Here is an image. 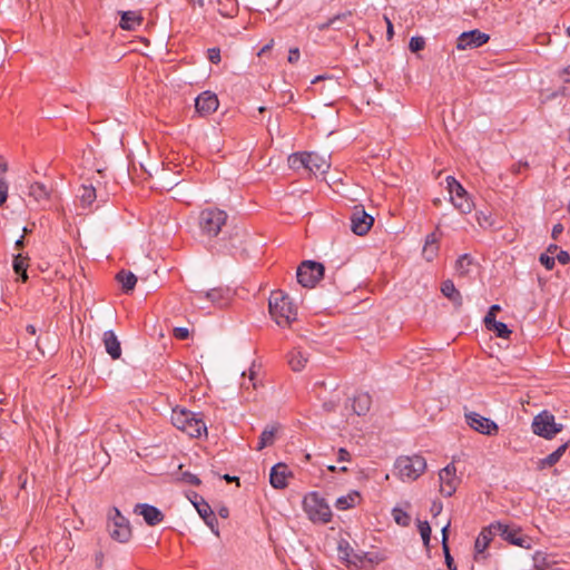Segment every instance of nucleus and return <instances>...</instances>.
I'll list each match as a JSON object with an SVG mask.
<instances>
[{"mask_svg":"<svg viewBox=\"0 0 570 570\" xmlns=\"http://www.w3.org/2000/svg\"><path fill=\"white\" fill-rule=\"evenodd\" d=\"M561 76L564 82L570 83V65L562 70Z\"/></svg>","mask_w":570,"mask_h":570,"instance_id":"61","label":"nucleus"},{"mask_svg":"<svg viewBox=\"0 0 570 570\" xmlns=\"http://www.w3.org/2000/svg\"><path fill=\"white\" fill-rule=\"evenodd\" d=\"M174 336L177 340H181V341L187 340L188 336H189V331L186 327H175L174 328Z\"/></svg>","mask_w":570,"mask_h":570,"instance_id":"51","label":"nucleus"},{"mask_svg":"<svg viewBox=\"0 0 570 570\" xmlns=\"http://www.w3.org/2000/svg\"><path fill=\"white\" fill-rule=\"evenodd\" d=\"M442 511V503L441 502H433L431 507V512L434 515H438Z\"/></svg>","mask_w":570,"mask_h":570,"instance_id":"60","label":"nucleus"},{"mask_svg":"<svg viewBox=\"0 0 570 570\" xmlns=\"http://www.w3.org/2000/svg\"><path fill=\"white\" fill-rule=\"evenodd\" d=\"M475 219L483 229H498L503 223L502 216H475Z\"/></svg>","mask_w":570,"mask_h":570,"instance_id":"36","label":"nucleus"},{"mask_svg":"<svg viewBox=\"0 0 570 570\" xmlns=\"http://www.w3.org/2000/svg\"><path fill=\"white\" fill-rule=\"evenodd\" d=\"M207 58L212 63L217 65L220 61V50L219 48H210L207 51Z\"/></svg>","mask_w":570,"mask_h":570,"instance_id":"50","label":"nucleus"},{"mask_svg":"<svg viewBox=\"0 0 570 570\" xmlns=\"http://www.w3.org/2000/svg\"><path fill=\"white\" fill-rule=\"evenodd\" d=\"M108 531L114 540L121 543L128 542L131 538L130 523L117 508H114L109 514Z\"/></svg>","mask_w":570,"mask_h":570,"instance_id":"8","label":"nucleus"},{"mask_svg":"<svg viewBox=\"0 0 570 570\" xmlns=\"http://www.w3.org/2000/svg\"><path fill=\"white\" fill-rule=\"evenodd\" d=\"M489 331H492L495 333L498 337L501 338H508L510 334L512 333L508 325L503 322L495 321L494 323H491L490 325L485 326Z\"/></svg>","mask_w":570,"mask_h":570,"instance_id":"40","label":"nucleus"},{"mask_svg":"<svg viewBox=\"0 0 570 570\" xmlns=\"http://www.w3.org/2000/svg\"><path fill=\"white\" fill-rule=\"evenodd\" d=\"M189 226H197L200 235L213 238L218 235L226 223V216H189Z\"/></svg>","mask_w":570,"mask_h":570,"instance_id":"10","label":"nucleus"},{"mask_svg":"<svg viewBox=\"0 0 570 570\" xmlns=\"http://www.w3.org/2000/svg\"><path fill=\"white\" fill-rule=\"evenodd\" d=\"M556 259H558V262L562 265H566L570 262V254L566 250H560L558 254H557V257Z\"/></svg>","mask_w":570,"mask_h":570,"instance_id":"53","label":"nucleus"},{"mask_svg":"<svg viewBox=\"0 0 570 570\" xmlns=\"http://www.w3.org/2000/svg\"><path fill=\"white\" fill-rule=\"evenodd\" d=\"M372 397L366 392L357 393L352 400V409L357 415H365L371 407Z\"/></svg>","mask_w":570,"mask_h":570,"instance_id":"28","label":"nucleus"},{"mask_svg":"<svg viewBox=\"0 0 570 570\" xmlns=\"http://www.w3.org/2000/svg\"><path fill=\"white\" fill-rule=\"evenodd\" d=\"M23 200L31 212H65L59 194L40 181L28 185Z\"/></svg>","mask_w":570,"mask_h":570,"instance_id":"1","label":"nucleus"},{"mask_svg":"<svg viewBox=\"0 0 570 570\" xmlns=\"http://www.w3.org/2000/svg\"><path fill=\"white\" fill-rule=\"evenodd\" d=\"M384 20L386 22V38L387 40H391L394 36L393 23L386 16H384Z\"/></svg>","mask_w":570,"mask_h":570,"instance_id":"55","label":"nucleus"},{"mask_svg":"<svg viewBox=\"0 0 570 570\" xmlns=\"http://www.w3.org/2000/svg\"><path fill=\"white\" fill-rule=\"evenodd\" d=\"M448 528H449V523L443 527L442 529V548H443V551H444V554H445V563H446V567L449 570H456V566L454 563V560L453 558L451 557L450 554V551H449V547H448Z\"/></svg>","mask_w":570,"mask_h":570,"instance_id":"39","label":"nucleus"},{"mask_svg":"<svg viewBox=\"0 0 570 570\" xmlns=\"http://www.w3.org/2000/svg\"><path fill=\"white\" fill-rule=\"evenodd\" d=\"M291 474L288 466L284 463L275 464L269 474V482L275 489H284L287 487V478Z\"/></svg>","mask_w":570,"mask_h":570,"instance_id":"20","label":"nucleus"},{"mask_svg":"<svg viewBox=\"0 0 570 570\" xmlns=\"http://www.w3.org/2000/svg\"><path fill=\"white\" fill-rule=\"evenodd\" d=\"M219 106L218 98L210 91H204L195 99V108L202 116H207L217 110Z\"/></svg>","mask_w":570,"mask_h":570,"instance_id":"19","label":"nucleus"},{"mask_svg":"<svg viewBox=\"0 0 570 570\" xmlns=\"http://www.w3.org/2000/svg\"><path fill=\"white\" fill-rule=\"evenodd\" d=\"M562 230H563V226L561 224L554 225L552 228V233H551L552 238L557 239L559 237V235L562 233Z\"/></svg>","mask_w":570,"mask_h":570,"instance_id":"57","label":"nucleus"},{"mask_svg":"<svg viewBox=\"0 0 570 570\" xmlns=\"http://www.w3.org/2000/svg\"><path fill=\"white\" fill-rule=\"evenodd\" d=\"M527 167H528V164H527V163H524V164H522V163H518V164L512 165V167H511V171H512L513 174H520V173L522 171V169H523V168H527Z\"/></svg>","mask_w":570,"mask_h":570,"instance_id":"58","label":"nucleus"},{"mask_svg":"<svg viewBox=\"0 0 570 570\" xmlns=\"http://www.w3.org/2000/svg\"><path fill=\"white\" fill-rule=\"evenodd\" d=\"M8 190L9 184L6 177H0V207H2L8 199Z\"/></svg>","mask_w":570,"mask_h":570,"instance_id":"46","label":"nucleus"},{"mask_svg":"<svg viewBox=\"0 0 570 570\" xmlns=\"http://www.w3.org/2000/svg\"><path fill=\"white\" fill-rule=\"evenodd\" d=\"M402 481L416 480L426 469V460L422 455L400 456L394 465Z\"/></svg>","mask_w":570,"mask_h":570,"instance_id":"5","label":"nucleus"},{"mask_svg":"<svg viewBox=\"0 0 570 570\" xmlns=\"http://www.w3.org/2000/svg\"><path fill=\"white\" fill-rule=\"evenodd\" d=\"M144 21L142 16L138 11H122L119 27L124 30H136Z\"/></svg>","mask_w":570,"mask_h":570,"instance_id":"25","label":"nucleus"},{"mask_svg":"<svg viewBox=\"0 0 570 570\" xmlns=\"http://www.w3.org/2000/svg\"><path fill=\"white\" fill-rule=\"evenodd\" d=\"M465 422L472 430L484 435H497L499 432V426L494 421L476 412L465 413Z\"/></svg>","mask_w":570,"mask_h":570,"instance_id":"11","label":"nucleus"},{"mask_svg":"<svg viewBox=\"0 0 570 570\" xmlns=\"http://www.w3.org/2000/svg\"><path fill=\"white\" fill-rule=\"evenodd\" d=\"M27 257L22 256L21 254H18L13 257V269L16 274L21 276L22 282H27L28 275H27Z\"/></svg>","mask_w":570,"mask_h":570,"instance_id":"38","label":"nucleus"},{"mask_svg":"<svg viewBox=\"0 0 570 570\" xmlns=\"http://www.w3.org/2000/svg\"><path fill=\"white\" fill-rule=\"evenodd\" d=\"M472 264V258L468 254L461 255L455 262V271L459 275L463 276L469 273V267Z\"/></svg>","mask_w":570,"mask_h":570,"instance_id":"41","label":"nucleus"},{"mask_svg":"<svg viewBox=\"0 0 570 570\" xmlns=\"http://www.w3.org/2000/svg\"><path fill=\"white\" fill-rule=\"evenodd\" d=\"M442 294L453 303L455 308H460L463 304L461 293L456 289L454 283L451 279H446L441 284Z\"/></svg>","mask_w":570,"mask_h":570,"instance_id":"27","label":"nucleus"},{"mask_svg":"<svg viewBox=\"0 0 570 570\" xmlns=\"http://www.w3.org/2000/svg\"><path fill=\"white\" fill-rule=\"evenodd\" d=\"M338 558L346 563L347 567L361 568L366 558V553H357L351 547L347 540L338 542Z\"/></svg>","mask_w":570,"mask_h":570,"instance_id":"15","label":"nucleus"},{"mask_svg":"<svg viewBox=\"0 0 570 570\" xmlns=\"http://www.w3.org/2000/svg\"><path fill=\"white\" fill-rule=\"evenodd\" d=\"M303 508L308 519L314 523H328L332 519L330 505L317 492H309L304 497Z\"/></svg>","mask_w":570,"mask_h":570,"instance_id":"4","label":"nucleus"},{"mask_svg":"<svg viewBox=\"0 0 570 570\" xmlns=\"http://www.w3.org/2000/svg\"><path fill=\"white\" fill-rule=\"evenodd\" d=\"M102 343L106 352L112 360H118L121 356L120 342L114 331L108 330L104 332Z\"/></svg>","mask_w":570,"mask_h":570,"instance_id":"21","label":"nucleus"},{"mask_svg":"<svg viewBox=\"0 0 570 570\" xmlns=\"http://www.w3.org/2000/svg\"><path fill=\"white\" fill-rule=\"evenodd\" d=\"M351 17H352L351 11H345V12L338 13V14L334 16L333 18L328 19L326 22L320 23L317 26V29L320 31L326 30L328 28H333L335 30H341L342 27L336 26V22L346 21L347 19H351Z\"/></svg>","mask_w":570,"mask_h":570,"instance_id":"35","label":"nucleus"},{"mask_svg":"<svg viewBox=\"0 0 570 570\" xmlns=\"http://www.w3.org/2000/svg\"><path fill=\"white\" fill-rule=\"evenodd\" d=\"M224 479H225L227 482L238 481V478H237V476H230V475H228V474H225V475H224Z\"/></svg>","mask_w":570,"mask_h":570,"instance_id":"64","label":"nucleus"},{"mask_svg":"<svg viewBox=\"0 0 570 570\" xmlns=\"http://www.w3.org/2000/svg\"><path fill=\"white\" fill-rule=\"evenodd\" d=\"M500 529V522H493L481 530L474 543L476 560L479 559V556H482L485 552L493 538L499 535Z\"/></svg>","mask_w":570,"mask_h":570,"instance_id":"16","label":"nucleus"},{"mask_svg":"<svg viewBox=\"0 0 570 570\" xmlns=\"http://www.w3.org/2000/svg\"><path fill=\"white\" fill-rule=\"evenodd\" d=\"M305 163H306V170L314 174L315 176L324 175L331 167V164H330L327 157L322 156L314 151L306 153Z\"/></svg>","mask_w":570,"mask_h":570,"instance_id":"18","label":"nucleus"},{"mask_svg":"<svg viewBox=\"0 0 570 570\" xmlns=\"http://www.w3.org/2000/svg\"><path fill=\"white\" fill-rule=\"evenodd\" d=\"M195 507L199 513V515L204 519L206 524L212 529V531L216 534H218V530L215 529V524L217 523V519L212 511L210 507L203 502L202 504L195 503Z\"/></svg>","mask_w":570,"mask_h":570,"instance_id":"32","label":"nucleus"},{"mask_svg":"<svg viewBox=\"0 0 570 570\" xmlns=\"http://www.w3.org/2000/svg\"><path fill=\"white\" fill-rule=\"evenodd\" d=\"M184 479L186 482H188L189 484H193V485H198L200 483L199 478L191 473H185Z\"/></svg>","mask_w":570,"mask_h":570,"instance_id":"54","label":"nucleus"},{"mask_svg":"<svg viewBox=\"0 0 570 570\" xmlns=\"http://www.w3.org/2000/svg\"><path fill=\"white\" fill-rule=\"evenodd\" d=\"M297 282L304 286L314 287L324 276V265L315 261H304L297 268Z\"/></svg>","mask_w":570,"mask_h":570,"instance_id":"7","label":"nucleus"},{"mask_svg":"<svg viewBox=\"0 0 570 570\" xmlns=\"http://www.w3.org/2000/svg\"><path fill=\"white\" fill-rule=\"evenodd\" d=\"M439 227L425 237L422 255L428 262H432L439 253Z\"/></svg>","mask_w":570,"mask_h":570,"instance_id":"22","label":"nucleus"},{"mask_svg":"<svg viewBox=\"0 0 570 570\" xmlns=\"http://www.w3.org/2000/svg\"><path fill=\"white\" fill-rule=\"evenodd\" d=\"M205 297L218 307H224L229 303L232 292L228 288H212L205 293Z\"/></svg>","mask_w":570,"mask_h":570,"instance_id":"26","label":"nucleus"},{"mask_svg":"<svg viewBox=\"0 0 570 570\" xmlns=\"http://www.w3.org/2000/svg\"><path fill=\"white\" fill-rule=\"evenodd\" d=\"M116 279L121 284V288L125 293H129L134 291L136 284H137V277L134 273L121 269L116 275Z\"/></svg>","mask_w":570,"mask_h":570,"instance_id":"33","label":"nucleus"},{"mask_svg":"<svg viewBox=\"0 0 570 570\" xmlns=\"http://www.w3.org/2000/svg\"><path fill=\"white\" fill-rule=\"evenodd\" d=\"M374 225V216H351V230L357 236L366 235Z\"/></svg>","mask_w":570,"mask_h":570,"instance_id":"23","label":"nucleus"},{"mask_svg":"<svg viewBox=\"0 0 570 570\" xmlns=\"http://www.w3.org/2000/svg\"><path fill=\"white\" fill-rule=\"evenodd\" d=\"M134 513L141 515L149 527L158 525L165 519L164 513L157 507L148 503H137L134 507Z\"/></svg>","mask_w":570,"mask_h":570,"instance_id":"17","label":"nucleus"},{"mask_svg":"<svg viewBox=\"0 0 570 570\" xmlns=\"http://www.w3.org/2000/svg\"><path fill=\"white\" fill-rule=\"evenodd\" d=\"M392 517H393V519H394L396 524H399L401 527L410 525L411 517L403 509H401V508H393L392 509Z\"/></svg>","mask_w":570,"mask_h":570,"instance_id":"42","label":"nucleus"},{"mask_svg":"<svg viewBox=\"0 0 570 570\" xmlns=\"http://www.w3.org/2000/svg\"><path fill=\"white\" fill-rule=\"evenodd\" d=\"M268 306L271 316L279 326H288L296 320V306L283 291L272 292Z\"/></svg>","mask_w":570,"mask_h":570,"instance_id":"2","label":"nucleus"},{"mask_svg":"<svg viewBox=\"0 0 570 570\" xmlns=\"http://www.w3.org/2000/svg\"><path fill=\"white\" fill-rule=\"evenodd\" d=\"M8 163L0 156V177H4V174L8 171Z\"/></svg>","mask_w":570,"mask_h":570,"instance_id":"59","label":"nucleus"},{"mask_svg":"<svg viewBox=\"0 0 570 570\" xmlns=\"http://www.w3.org/2000/svg\"><path fill=\"white\" fill-rule=\"evenodd\" d=\"M419 532L421 534L422 541L426 548L430 546L431 540V527L428 521H419L417 523Z\"/></svg>","mask_w":570,"mask_h":570,"instance_id":"44","label":"nucleus"},{"mask_svg":"<svg viewBox=\"0 0 570 570\" xmlns=\"http://www.w3.org/2000/svg\"><path fill=\"white\" fill-rule=\"evenodd\" d=\"M353 214H362V215H365V214H367V213L365 212V208H364V206H363V205H356V206H354V212H353Z\"/></svg>","mask_w":570,"mask_h":570,"instance_id":"62","label":"nucleus"},{"mask_svg":"<svg viewBox=\"0 0 570 570\" xmlns=\"http://www.w3.org/2000/svg\"><path fill=\"white\" fill-rule=\"evenodd\" d=\"M539 261L548 271H551L556 264V258L548 254H541Z\"/></svg>","mask_w":570,"mask_h":570,"instance_id":"49","label":"nucleus"},{"mask_svg":"<svg viewBox=\"0 0 570 570\" xmlns=\"http://www.w3.org/2000/svg\"><path fill=\"white\" fill-rule=\"evenodd\" d=\"M500 309H501L500 305H497V304L492 305V306L489 308V311H488V313H487V315H485V317H484V324H485V326H487V325H490L491 323H494V322L497 321V320H495V316H497V313H498Z\"/></svg>","mask_w":570,"mask_h":570,"instance_id":"47","label":"nucleus"},{"mask_svg":"<svg viewBox=\"0 0 570 570\" xmlns=\"http://www.w3.org/2000/svg\"><path fill=\"white\" fill-rule=\"evenodd\" d=\"M446 184L453 206L460 212V214H470L473 204L470 200L466 190L452 176L446 177Z\"/></svg>","mask_w":570,"mask_h":570,"instance_id":"9","label":"nucleus"},{"mask_svg":"<svg viewBox=\"0 0 570 570\" xmlns=\"http://www.w3.org/2000/svg\"><path fill=\"white\" fill-rule=\"evenodd\" d=\"M532 432L547 440L553 439L562 431V424L556 423L554 415L548 411H542L533 417Z\"/></svg>","mask_w":570,"mask_h":570,"instance_id":"6","label":"nucleus"},{"mask_svg":"<svg viewBox=\"0 0 570 570\" xmlns=\"http://www.w3.org/2000/svg\"><path fill=\"white\" fill-rule=\"evenodd\" d=\"M554 563L556 561L552 559V557L546 552L537 551L533 554V566L535 570H544L547 568H551Z\"/></svg>","mask_w":570,"mask_h":570,"instance_id":"37","label":"nucleus"},{"mask_svg":"<svg viewBox=\"0 0 570 570\" xmlns=\"http://www.w3.org/2000/svg\"><path fill=\"white\" fill-rule=\"evenodd\" d=\"M76 198L79 200L82 208L90 207L98 196L92 185H81L78 188Z\"/></svg>","mask_w":570,"mask_h":570,"instance_id":"29","label":"nucleus"},{"mask_svg":"<svg viewBox=\"0 0 570 570\" xmlns=\"http://www.w3.org/2000/svg\"><path fill=\"white\" fill-rule=\"evenodd\" d=\"M569 443L570 441L564 442L559 448H557L552 453H550L543 459H540L537 463L538 470H546L557 464L562 458V455L566 453L567 449L569 448Z\"/></svg>","mask_w":570,"mask_h":570,"instance_id":"24","label":"nucleus"},{"mask_svg":"<svg viewBox=\"0 0 570 570\" xmlns=\"http://www.w3.org/2000/svg\"><path fill=\"white\" fill-rule=\"evenodd\" d=\"M440 492L444 497H451L456 491L459 479L453 463L448 464L439 472Z\"/></svg>","mask_w":570,"mask_h":570,"instance_id":"13","label":"nucleus"},{"mask_svg":"<svg viewBox=\"0 0 570 570\" xmlns=\"http://www.w3.org/2000/svg\"><path fill=\"white\" fill-rule=\"evenodd\" d=\"M278 430H279L278 424H272V425L266 426L259 436V441H258L256 450L261 451V450L265 449L266 446L273 445Z\"/></svg>","mask_w":570,"mask_h":570,"instance_id":"31","label":"nucleus"},{"mask_svg":"<svg viewBox=\"0 0 570 570\" xmlns=\"http://www.w3.org/2000/svg\"><path fill=\"white\" fill-rule=\"evenodd\" d=\"M425 40L423 37H412L410 39L409 48L412 52H419L424 49Z\"/></svg>","mask_w":570,"mask_h":570,"instance_id":"45","label":"nucleus"},{"mask_svg":"<svg viewBox=\"0 0 570 570\" xmlns=\"http://www.w3.org/2000/svg\"><path fill=\"white\" fill-rule=\"evenodd\" d=\"M308 361V356L301 348H293L287 354V362L294 372L302 371Z\"/></svg>","mask_w":570,"mask_h":570,"instance_id":"30","label":"nucleus"},{"mask_svg":"<svg viewBox=\"0 0 570 570\" xmlns=\"http://www.w3.org/2000/svg\"><path fill=\"white\" fill-rule=\"evenodd\" d=\"M305 155L306 153L292 154L288 157V166L294 170H298L301 168L306 169Z\"/></svg>","mask_w":570,"mask_h":570,"instance_id":"43","label":"nucleus"},{"mask_svg":"<svg viewBox=\"0 0 570 570\" xmlns=\"http://www.w3.org/2000/svg\"><path fill=\"white\" fill-rule=\"evenodd\" d=\"M490 39L488 33H484L478 29L462 32L456 41V48L459 50L474 49L485 45Z\"/></svg>","mask_w":570,"mask_h":570,"instance_id":"14","label":"nucleus"},{"mask_svg":"<svg viewBox=\"0 0 570 570\" xmlns=\"http://www.w3.org/2000/svg\"><path fill=\"white\" fill-rule=\"evenodd\" d=\"M26 331H27V333H29L30 335H36V333H37V328H36V326H35V325H32V324L27 325Z\"/></svg>","mask_w":570,"mask_h":570,"instance_id":"63","label":"nucleus"},{"mask_svg":"<svg viewBox=\"0 0 570 570\" xmlns=\"http://www.w3.org/2000/svg\"><path fill=\"white\" fill-rule=\"evenodd\" d=\"M350 459H351V455H350L348 451L345 450L344 448H341L337 453V461L345 462V461H350Z\"/></svg>","mask_w":570,"mask_h":570,"instance_id":"56","label":"nucleus"},{"mask_svg":"<svg viewBox=\"0 0 570 570\" xmlns=\"http://www.w3.org/2000/svg\"><path fill=\"white\" fill-rule=\"evenodd\" d=\"M299 57H301V53H299L298 48L289 49L288 57H287V60H288L289 63L297 62L299 60Z\"/></svg>","mask_w":570,"mask_h":570,"instance_id":"52","label":"nucleus"},{"mask_svg":"<svg viewBox=\"0 0 570 570\" xmlns=\"http://www.w3.org/2000/svg\"><path fill=\"white\" fill-rule=\"evenodd\" d=\"M226 2H228L230 8L228 9V7L225 6V10L219 9V13L223 17H233L237 12V2H236V0H226Z\"/></svg>","mask_w":570,"mask_h":570,"instance_id":"48","label":"nucleus"},{"mask_svg":"<svg viewBox=\"0 0 570 570\" xmlns=\"http://www.w3.org/2000/svg\"><path fill=\"white\" fill-rule=\"evenodd\" d=\"M500 528L499 535L507 542L524 549L531 548L532 539L523 534L520 528L510 527L501 522Z\"/></svg>","mask_w":570,"mask_h":570,"instance_id":"12","label":"nucleus"},{"mask_svg":"<svg viewBox=\"0 0 570 570\" xmlns=\"http://www.w3.org/2000/svg\"><path fill=\"white\" fill-rule=\"evenodd\" d=\"M360 500V493L357 491H351L346 495L337 498L335 507L338 510H347L354 508Z\"/></svg>","mask_w":570,"mask_h":570,"instance_id":"34","label":"nucleus"},{"mask_svg":"<svg viewBox=\"0 0 570 570\" xmlns=\"http://www.w3.org/2000/svg\"><path fill=\"white\" fill-rule=\"evenodd\" d=\"M170 419L175 428L190 438H199L203 433H207V428L203 419L186 409H173Z\"/></svg>","mask_w":570,"mask_h":570,"instance_id":"3","label":"nucleus"}]
</instances>
